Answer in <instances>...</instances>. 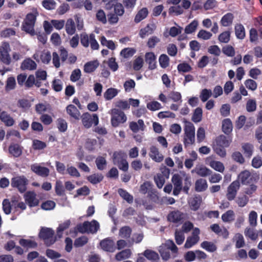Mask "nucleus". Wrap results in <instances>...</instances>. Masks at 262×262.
Here are the masks:
<instances>
[{
  "instance_id": "obj_39",
  "label": "nucleus",
  "mask_w": 262,
  "mask_h": 262,
  "mask_svg": "<svg viewBox=\"0 0 262 262\" xmlns=\"http://www.w3.org/2000/svg\"><path fill=\"white\" fill-rule=\"evenodd\" d=\"M154 28V25H148L144 28H143L140 30L139 35L140 36L143 38L145 37L146 36L149 35L151 34L153 32Z\"/></svg>"
},
{
  "instance_id": "obj_51",
  "label": "nucleus",
  "mask_w": 262,
  "mask_h": 262,
  "mask_svg": "<svg viewBox=\"0 0 262 262\" xmlns=\"http://www.w3.org/2000/svg\"><path fill=\"white\" fill-rule=\"evenodd\" d=\"M143 255L147 259L151 260H156L159 258L158 253L150 250H145Z\"/></svg>"
},
{
  "instance_id": "obj_29",
  "label": "nucleus",
  "mask_w": 262,
  "mask_h": 262,
  "mask_svg": "<svg viewBox=\"0 0 262 262\" xmlns=\"http://www.w3.org/2000/svg\"><path fill=\"white\" fill-rule=\"evenodd\" d=\"M233 19V14L228 13L222 17L220 23L223 27H229L232 24Z\"/></svg>"
},
{
  "instance_id": "obj_42",
  "label": "nucleus",
  "mask_w": 262,
  "mask_h": 262,
  "mask_svg": "<svg viewBox=\"0 0 262 262\" xmlns=\"http://www.w3.org/2000/svg\"><path fill=\"white\" fill-rule=\"evenodd\" d=\"M66 30L69 35H73L75 32V23L72 19H68L66 24Z\"/></svg>"
},
{
  "instance_id": "obj_21",
  "label": "nucleus",
  "mask_w": 262,
  "mask_h": 262,
  "mask_svg": "<svg viewBox=\"0 0 262 262\" xmlns=\"http://www.w3.org/2000/svg\"><path fill=\"white\" fill-rule=\"evenodd\" d=\"M145 60L148 64L149 69H155L156 68V56L153 52H147L145 55Z\"/></svg>"
},
{
  "instance_id": "obj_2",
  "label": "nucleus",
  "mask_w": 262,
  "mask_h": 262,
  "mask_svg": "<svg viewBox=\"0 0 262 262\" xmlns=\"http://www.w3.org/2000/svg\"><path fill=\"white\" fill-rule=\"evenodd\" d=\"M184 144L185 146L193 144L195 141V127L193 124L187 121H184Z\"/></svg>"
},
{
  "instance_id": "obj_24",
  "label": "nucleus",
  "mask_w": 262,
  "mask_h": 262,
  "mask_svg": "<svg viewBox=\"0 0 262 262\" xmlns=\"http://www.w3.org/2000/svg\"><path fill=\"white\" fill-rule=\"evenodd\" d=\"M129 126L130 129L134 133H137L140 130L143 131L145 127L144 121L142 119H139L137 122L134 121L130 122Z\"/></svg>"
},
{
  "instance_id": "obj_14",
  "label": "nucleus",
  "mask_w": 262,
  "mask_h": 262,
  "mask_svg": "<svg viewBox=\"0 0 262 262\" xmlns=\"http://www.w3.org/2000/svg\"><path fill=\"white\" fill-rule=\"evenodd\" d=\"M192 173H195L201 177H207L212 173V171L202 164L196 165L194 169L191 170Z\"/></svg>"
},
{
  "instance_id": "obj_61",
  "label": "nucleus",
  "mask_w": 262,
  "mask_h": 262,
  "mask_svg": "<svg viewBox=\"0 0 262 262\" xmlns=\"http://www.w3.org/2000/svg\"><path fill=\"white\" fill-rule=\"evenodd\" d=\"M91 41V34L90 35L83 33L81 35L80 41L81 44L85 47H89Z\"/></svg>"
},
{
  "instance_id": "obj_54",
  "label": "nucleus",
  "mask_w": 262,
  "mask_h": 262,
  "mask_svg": "<svg viewBox=\"0 0 262 262\" xmlns=\"http://www.w3.org/2000/svg\"><path fill=\"white\" fill-rule=\"evenodd\" d=\"M230 32L225 31L221 33L218 36V39L221 42L227 43L230 39Z\"/></svg>"
},
{
  "instance_id": "obj_36",
  "label": "nucleus",
  "mask_w": 262,
  "mask_h": 262,
  "mask_svg": "<svg viewBox=\"0 0 262 262\" xmlns=\"http://www.w3.org/2000/svg\"><path fill=\"white\" fill-rule=\"evenodd\" d=\"M232 140L228 139L224 136H220L216 140V145L223 147H228L231 143Z\"/></svg>"
},
{
  "instance_id": "obj_63",
  "label": "nucleus",
  "mask_w": 262,
  "mask_h": 262,
  "mask_svg": "<svg viewBox=\"0 0 262 262\" xmlns=\"http://www.w3.org/2000/svg\"><path fill=\"white\" fill-rule=\"evenodd\" d=\"M256 109V102L254 99H249L246 103V110L248 112H252Z\"/></svg>"
},
{
  "instance_id": "obj_64",
  "label": "nucleus",
  "mask_w": 262,
  "mask_h": 262,
  "mask_svg": "<svg viewBox=\"0 0 262 262\" xmlns=\"http://www.w3.org/2000/svg\"><path fill=\"white\" fill-rule=\"evenodd\" d=\"M244 83L246 87L250 90L254 91L257 89V84L253 79H248L245 81Z\"/></svg>"
},
{
  "instance_id": "obj_8",
  "label": "nucleus",
  "mask_w": 262,
  "mask_h": 262,
  "mask_svg": "<svg viewBox=\"0 0 262 262\" xmlns=\"http://www.w3.org/2000/svg\"><path fill=\"white\" fill-rule=\"evenodd\" d=\"M81 119L83 125L87 128L91 127L93 123L97 125L99 123L98 117L96 114L91 115L88 113H85L82 114Z\"/></svg>"
},
{
  "instance_id": "obj_34",
  "label": "nucleus",
  "mask_w": 262,
  "mask_h": 262,
  "mask_svg": "<svg viewBox=\"0 0 262 262\" xmlns=\"http://www.w3.org/2000/svg\"><path fill=\"white\" fill-rule=\"evenodd\" d=\"M119 92V91L117 89L109 88L104 92L103 94L104 98L106 100H110L116 96Z\"/></svg>"
},
{
  "instance_id": "obj_19",
  "label": "nucleus",
  "mask_w": 262,
  "mask_h": 262,
  "mask_svg": "<svg viewBox=\"0 0 262 262\" xmlns=\"http://www.w3.org/2000/svg\"><path fill=\"white\" fill-rule=\"evenodd\" d=\"M31 168L37 174L43 177H47L50 172V170L48 168L41 166L37 164L32 165Z\"/></svg>"
},
{
  "instance_id": "obj_31",
  "label": "nucleus",
  "mask_w": 262,
  "mask_h": 262,
  "mask_svg": "<svg viewBox=\"0 0 262 262\" xmlns=\"http://www.w3.org/2000/svg\"><path fill=\"white\" fill-rule=\"evenodd\" d=\"M234 29L236 37L239 39H243L245 37V30L243 25L237 24L235 25Z\"/></svg>"
},
{
  "instance_id": "obj_41",
  "label": "nucleus",
  "mask_w": 262,
  "mask_h": 262,
  "mask_svg": "<svg viewBox=\"0 0 262 262\" xmlns=\"http://www.w3.org/2000/svg\"><path fill=\"white\" fill-rule=\"evenodd\" d=\"M235 213L232 210H229L222 214V219L224 222H231L234 221Z\"/></svg>"
},
{
  "instance_id": "obj_11",
  "label": "nucleus",
  "mask_w": 262,
  "mask_h": 262,
  "mask_svg": "<svg viewBox=\"0 0 262 262\" xmlns=\"http://www.w3.org/2000/svg\"><path fill=\"white\" fill-rule=\"evenodd\" d=\"M205 162V163L211 168L220 172H223L225 169V167L223 163L214 160L211 156L206 158Z\"/></svg>"
},
{
  "instance_id": "obj_48",
  "label": "nucleus",
  "mask_w": 262,
  "mask_h": 262,
  "mask_svg": "<svg viewBox=\"0 0 262 262\" xmlns=\"http://www.w3.org/2000/svg\"><path fill=\"white\" fill-rule=\"evenodd\" d=\"M55 190L57 195L59 196H63L64 195L65 190L62 184V182L61 181H56L55 186Z\"/></svg>"
},
{
  "instance_id": "obj_37",
  "label": "nucleus",
  "mask_w": 262,
  "mask_h": 262,
  "mask_svg": "<svg viewBox=\"0 0 262 262\" xmlns=\"http://www.w3.org/2000/svg\"><path fill=\"white\" fill-rule=\"evenodd\" d=\"M148 13V11L146 8H143L140 10L135 17L134 21L136 23H138L146 17Z\"/></svg>"
},
{
  "instance_id": "obj_13",
  "label": "nucleus",
  "mask_w": 262,
  "mask_h": 262,
  "mask_svg": "<svg viewBox=\"0 0 262 262\" xmlns=\"http://www.w3.org/2000/svg\"><path fill=\"white\" fill-rule=\"evenodd\" d=\"M200 230L198 228L193 229L192 235L187 237L186 243L185 244V247L186 248H190L193 245L196 244L199 241V234Z\"/></svg>"
},
{
  "instance_id": "obj_46",
  "label": "nucleus",
  "mask_w": 262,
  "mask_h": 262,
  "mask_svg": "<svg viewBox=\"0 0 262 262\" xmlns=\"http://www.w3.org/2000/svg\"><path fill=\"white\" fill-rule=\"evenodd\" d=\"M31 106V103L29 100L26 99H20L17 101V106L24 111L28 110Z\"/></svg>"
},
{
  "instance_id": "obj_6",
  "label": "nucleus",
  "mask_w": 262,
  "mask_h": 262,
  "mask_svg": "<svg viewBox=\"0 0 262 262\" xmlns=\"http://www.w3.org/2000/svg\"><path fill=\"white\" fill-rule=\"evenodd\" d=\"M11 48L9 43L3 42L0 44V60L8 65L11 61L10 55Z\"/></svg>"
},
{
  "instance_id": "obj_47",
  "label": "nucleus",
  "mask_w": 262,
  "mask_h": 262,
  "mask_svg": "<svg viewBox=\"0 0 262 262\" xmlns=\"http://www.w3.org/2000/svg\"><path fill=\"white\" fill-rule=\"evenodd\" d=\"M199 25V22L196 20H193L190 24L187 25L185 28V32L186 34H191L194 32Z\"/></svg>"
},
{
  "instance_id": "obj_25",
  "label": "nucleus",
  "mask_w": 262,
  "mask_h": 262,
  "mask_svg": "<svg viewBox=\"0 0 262 262\" xmlns=\"http://www.w3.org/2000/svg\"><path fill=\"white\" fill-rule=\"evenodd\" d=\"M67 114L76 120H79L80 113L77 107L73 104H70L66 108Z\"/></svg>"
},
{
  "instance_id": "obj_56",
  "label": "nucleus",
  "mask_w": 262,
  "mask_h": 262,
  "mask_svg": "<svg viewBox=\"0 0 262 262\" xmlns=\"http://www.w3.org/2000/svg\"><path fill=\"white\" fill-rule=\"evenodd\" d=\"M212 36V33L208 31L205 30H200L197 35V36L199 38L203 40H208Z\"/></svg>"
},
{
  "instance_id": "obj_44",
  "label": "nucleus",
  "mask_w": 262,
  "mask_h": 262,
  "mask_svg": "<svg viewBox=\"0 0 262 262\" xmlns=\"http://www.w3.org/2000/svg\"><path fill=\"white\" fill-rule=\"evenodd\" d=\"M201 247L207 251L213 252L216 250L217 247L216 245L211 242L204 241L201 243Z\"/></svg>"
},
{
  "instance_id": "obj_23",
  "label": "nucleus",
  "mask_w": 262,
  "mask_h": 262,
  "mask_svg": "<svg viewBox=\"0 0 262 262\" xmlns=\"http://www.w3.org/2000/svg\"><path fill=\"white\" fill-rule=\"evenodd\" d=\"M208 188L206 180L203 178L197 179L194 183V189L196 192L205 191Z\"/></svg>"
},
{
  "instance_id": "obj_38",
  "label": "nucleus",
  "mask_w": 262,
  "mask_h": 262,
  "mask_svg": "<svg viewBox=\"0 0 262 262\" xmlns=\"http://www.w3.org/2000/svg\"><path fill=\"white\" fill-rule=\"evenodd\" d=\"M233 240L235 243V247L236 248L243 247L245 245L244 236L240 233L235 234Z\"/></svg>"
},
{
  "instance_id": "obj_40",
  "label": "nucleus",
  "mask_w": 262,
  "mask_h": 262,
  "mask_svg": "<svg viewBox=\"0 0 262 262\" xmlns=\"http://www.w3.org/2000/svg\"><path fill=\"white\" fill-rule=\"evenodd\" d=\"M19 197H13L11 199L12 206L24 210L26 209V205L23 202L19 201Z\"/></svg>"
},
{
  "instance_id": "obj_35",
  "label": "nucleus",
  "mask_w": 262,
  "mask_h": 262,
  "mask_svg": "<svg viewBox=\"0 0 262 262\" xmlns=\"http://www.w3.org/2000/svg\"><path fill=\"white\" fill-rule=\"evenodd\" d=\"M19 243L21 246L27 249L34 248L37 246V243L32 239H21Z\"/></svg>"
},
{
  "instance_id": "obj_28",
  "label": "nucleus",
  "mask_w": 262,
  "mask_h": 262,
  "mask_svg": "<svg viewBox=\"0 0 262 262\" xmlns=\"http://www.w3.org/2000/svg\"><path fill=\"white\" fill-rule=\"evenodd\" d=\"M202 202V198L200 195H195L189 200V204L190 208L193 210H198Z\"/></svg>"
},
{
  "instance_id": "obj_32",
  "label": "nucleus",
  "mask_w": 262,
  "mask_h": 262,
  "mask_svg": "<svg viewBox=\"0 0 262 262\" xmlns=\"http://www.w3.org/2000/svg\"><path fill=\"white\" fill-rule=\"evenodd\" d=\"M99 62L97 60L92 61L86 63L84 66V71L90 73L94 71L98 67Z\"/></svg>"
},
{
  "instance_id": "obj_9",
  "label": "nucleus",
  "mask_w": 262,
  "mask_h": 262,
  "mask_svg": "<svg viewBox=\"0 0 262 262\" xmlns=\"http://www.w3.org/2000/svg\"><path fill=\"white\" fill-rule=\"evenodd\" d=\"M258 177L256 175L252 174L247 170L241 171L237 177V181L241 182L244 185H247L254 181H256Z\"/></svg>"
},
{
  "instance_id": "obj_3",
  "label": "nucleus",
  "mask_w": 262,
  "mask_h": 262,
  "mask_svg": "<svg viewBox=\"0 0 262 262\" xmlns=\"http://www.w3.org/2000/svg\"><path fill=\"white\" fill-rule=\"evenodd\" d=\"M109 113L111 115V124L114 127H117L127 120L125 114L120 110L113 108L110 111Z\"/></svg>"
},
{
  "instance_id": "obj_49",
  "label": "nucleus",
  "mask_w": 262,
  "mask_h": 262,
  "mask_svg": "<svg viewBox=\"0 0 262 262\" xmlns=\"http://www.w3.org/2000/svg\"><path fill=\"white\" fill-rule=\"evenodd\" d=\"M136 52V50L134 48H126L121 51L120 55L124 58H127L133 56Z\"/></svg>"
},
{
  "instance_id": "obj_7",
  "label": "nucleus",
  "mask_w": 262,
  "mask_h": 262,
  "mask_svg": "<svg viewBox=\"0 0 262 262\" xmlns=\"http://www.w3.org/2000/svg\"><path fill=\"white\" fill-rule=\"evenodd\" d=\"M27 184L28 180L24 176H16L11 180V186L21 193L26 191Z\"/></svg>"
},
{
  "instance_id": "obj_60",
  "label": "nucleus",
  "mask_w": 262,
  "mask_h": 262,
  "mask_svg": "<svg viewBox=\"0 0 262 262\" xmlns=\"http://www.w3.org/2000/svg\"><path fill=\"white\" fill-rule=\"evenodd\" d=\"M16 85L15 79L14 77H9L6 81V85L5 86V89L7 91H9L13 90Z\"/></svg>"
},
{
  "instance_id": "obj_20",
  "label": "nucleus",
  "mask_w": 262,
  "mask_h": 262,
  "mask_svg": "<svg viewBox=\"0 0 262 262\" xmlns=\"http://www.w3.org/2000/svg\"><path fill=\"white\" fill-rule=\"evenodd\" d=\"M0 120L7 126H12L15 122L14 119L6 111H2L0 113Z\"/></svg>"
},
{
  "instance_id": "obj_16",
  "label": "nucleus",
  "mask_w": 262,
  "mask_h": 262,
  "mask_svg": "<svg viewBox=\"0 0 262 262\" xmlns=\"http://www.w3.org/2000/svg\"><path fill=\"white\" fill-rule=\"evenodd\" d=\"M171 181L174 186L173 194L178 195L183 189L182 179L179 174H175L172 176Z\"/></svg>"
},
{
  "instance_id": "obj_58",
  "label": "nucleus",
  "mask_w": 262,
  "mask_h": 262,
  "mask_svg": "<svg viewBox=\"0 0 262 262\" xmlns=\"http://www.w3.org/2000/svg\"><path fill=\"white\" fill-rule=\"evenodd\" d=\"M159 61L162 68H166L169 66V58L166 54H162L159 57Z\"/></svg>"
},
{
  "instance_id": "obj_10",
  "label": "nucleus",
  "mask_w": 262,
  "mask_h": 262,
  "mask_svg": "<svg viewBox=\"0 0 262 262\" xmlns=\"http://www.w3.org/2000/svg\"><path fill=\"white\" fill-rule=\"evenodd\" d=\"M33 58L37 61L40 60L45 64H49L51 59V55L50 51L47 50L37 51L33 55Z\"/></svg>"
},
{
  "instance_id": "obj_62",
  "label": "nucleus",
  "mask_w": 262,
  "mask_h": 262,
  "mask_svg": "<svg viewBox=\"0 0 262 262\" xmlns=\"http://www.w3.org/2000/svg\"><path fill=\"white\" fill-rule=\"evenodd\" d=\"M213 149L214 151L221 158H225L226 156V151L225 147L214 145Z\"/></svg>"
},
{
  "instance_id": "obj_50",
  "label": "nucleus",
  "mask_w": 262,
  "mask_h": 262,
  "mask_svg": "<svg viewBox=\"0 0 262 262\" xmlns=\"http://www.w3.org/2000/svg\"><path fill=\"white\" fill-rule=\"evenodd\" d=\"M212 91L210 89H203L200 95V98L202 101H206L212 95Z\"/></svg>"
},
{
  "instance_id": "obj_30",
  "label": "nucleus",
  "mask_w": 262,
  "mask_h": 262,
  "mask_svg": "<svg viewBox=\"0 0 262 262\" xmlns=\"http://www.w3.org/2000/svg\"><path fill=\"white\" fill-rule=\"evenodd\" d=\"M233 129L232 123L230 119H224L222 121V130L226 134H229Z\"/></svg>"
},
{
  "instance_id": "obj_43",
  "label": "nucleus",
  "mask_w": 262,
  "mask_h": 262,
  "mask_svg": "<svg viewBox=\"0 0 262 262\" xmlns=\"http://www.w3.org/2000/svg\"><path fill=\"white\" fill-rule=\"evenodd\" d=\"M203 111L201 107H197L195 109L192 117V120L195 123L200 122L202 119Z\"/></svg>"
},
{
  "instance_id": "obj_52",
  "label": "nucleus",
  "mask_w": 262,
  "mask_h": 262,
  "mask_svg": "<svg viewBox=\"0 0 262 262\" xmlns=\"http://www.w3.org/2000/svg\"><path fill=\"white\" fill-rule=\"evenodd\" d=\"M36 111L39 114H42L46 112H50V106L49 104L39 103L35 106Z\"/></svg>"
},
{
  "instance_id": "obj_59",
  "label": "nucleus",
  "mask_w": 262,
  "mask_h": 262,
  "mask_svg": "<svg viewBox=\"0 0 262 262\" xmlns=\"http://www.w3.org/2000/svg\"><path fill=\"white\" fill-rule=\"evenodd\" d=\"M97 19L102 23L103 24H105L107 23V18L105 12L102 10H99L96 14Z\"/></svg>"
},
{
  "instance_id": "obj_55",
  "label": "nucleus",
  "mask_w": 262,
  "mask_h": 262,
  "mask_svg": "<svg viewBox=\"0 0 262 262\" xmlns=\"http://www.w3.org/2000/svg\"><path fill=\"white\" fill-rule=\"evenodd\" d=\"M96 164L97 167L99 170H103L106 166V161L105 158L103 157L99 156L96 160Z\"/></svg>"
},
{
  "instance_id": "obj_26",
  "label": "nucleus",
  "mask_w": 262,
  "mask_h": 262,
  "mask_svg": "<svg viewBox=\"0 0 262 262\" xmlns=\"http://www.w3.org/2000/svg\"><path fill=\"white\" fill-rule=\"evenodd\" d=\"M20 68L23 70H34L37 68V64L31 58L25 59L21 63Z\"/></svg>"
},
{
  "instance_id": "obj_17",
  "label": "nucleus",
  "mask_w": 262,
  "mask_h": 262,
  "mask_svg": "<svg viewBox=\"0 0 262 262\" xmlns=\"http://www.w3.org/2000/svg\"><path fill=\"white\" fill-rule=\"evenodd\" d=\"M100 246L102 249L107 252H113L116 249L115 242L110 238H106L101 241Z\"/></svg>"
},
{
  "instance_id": "obj_5",
  "label": "nucleus",
  "mask_w": 262,
  "mask_h": 262,
  "mask_svg": "<svg viewBox=\"0 0 262 262\" xmlns=\"http://www.w3.org/2000/svg\"><path fill=\"white\" fill-rule=\"evenodd\" d=\"M54 234V232L52 229L42 227L40 231L39 236L44 241L47 246H50L56 241Z\"/></svg>"
},
{
  "instance_id": "obj_53",
  "label": "nucleus",
  "mask_w": 262,
  "mask_h": 262,
  "mask_svg": "<svg viewBox=\"0 0 262 262\" xmlns=\"http://www.w3.org/2000/svg\"><path fill=\"white\" fill-rule=\"evenodd\" d=\"M146 107L149 110L151 111H156L162 108L161 104L156 101L148 102L146 104Z\"/></svg>"
},
{
  "instance_id": "obj_27",
  "label": "nucleus",
  "mask_w": 262,
  "mask_h": 262,
  "mask_svg": "<svg viewBox=\"0 0 262 262\" xmlns=\"http://www.w3.org/2000/svg\"><path fill=\"white\" fill-rule=\"evenodd\" d=\"M112 159L113 163L116 165L123 160H126V155L124 151H117L114 152Z\"/></svg>"
},
{
  "instance_id": "obj_18",
  "label": "nucleus",
  "mask_w": 262,
  "mask_h": 262,
  "mask_svg": "<svg viewBox=\"0 0 262 262\" xmlns=\"http://www.w3.org/2000/svg\"><path fill=\"white\" fill-rule=\"evenodd\" d=\"M149 156L153 161L158 163L162 162L164 159L163 155L159 151V149L155 146H151L150 147Z\"/></svg>"
},
{
  "instance_id": "obj_12",
  "label": "nucleus",
  "mask_w": 262,
  "mask_h": 262,
  "mask_svg": "<svg viewBox=\"0 0 262 262\" xmlns=\"http://www.w3.org/2000/svg\"><path fill=\"white\" fill-rule=\"evenodd\" d=\"M239 186V182L234 181L228 187L226 197L229 201H232L235 199Z\"/></svg>"
},
{
  "instance_id": "obj_22",
  "label": "nucleus",
  "mask_w": 262,
  "mask_h": 262,
  "mask_svg": "<svg viewBox=\"0 0 262 262\" xmlns=\"http://www.w3.org/2000/svg\"><path fill=\"white\" fill-rule=\"evenodd\" d=\"M184 217V214L179 210H174L170 212L168 216L167 220L171 222L178 223Z\"/></svg>"
},
{
  "instance_id": "obj_1",
  "label": "nucleus",
  "mask_w": 262,
  "mask_h": 262,
  "mask_svg": "<svg viewBox=\"0 0 262 262\" xmlns=\"http://www.w3.org/2000/svg\"><path fill=\"white\" fill-rule=\"evenodd\" d=\"M37 15L38 13L36 10L28 13L22 24V30L26 33L30 34L31 36L35 35L34 27Z\"/></svg>"
},
{
  "instance_id": "obj_33",
  "label": "nucleus",
  "mask_w": 262,
  "mask_h": 262,
  "mask_svg": "<svg viewBox=\"0 0 262 262\" xmlns=\"http://www.w3.org/2000/svg\"><path fill=\"white\" fill-rule=\"evenodd\" d=\"M9 151L13 156L18 157L21 155L22 148L18 144H12L9 146Z\"/></svg>"
},
{
  "instance_id": "obj_45",
  "label": "nucleus",
  "mask_w": 262,
  "mask_h": 262,
  "mask_svg": "<svg viewBox=\"0 0 262 262\" xmlns=\"http://www.w3.org/2000/svg\"><path fill=\"white\" fill-rule=\"evenodd\" d=\"M131 254L132 252L130 250L125 249L117 253L115 257L117 260L120 261L122 259L128 258V257H130Z\"/></svg>"
},
{
  "instance_id": "obj_15",
  "label": "nucleus",
  "mask_w": 262,
  "mask_h": 262,
  "mask_svg": "<svg viewBox=\"0 0 262 262\" xmlns=\"http://www.w3.org/2000/svg\"><path fill=\"white\" fill-rule=\"evenodd\" d=\"M24 199L30 207L36 206L39 204V200L36 198V194L33 191L27 192L24 194Z\"/></svg>"
},
{
  "instance_id": "obj_57",
  "label": "nucleus",
  "mask_w": 262,
  "mask_h": 262,
  "mask_svg": "<svg viewBox=\"0 0 262 262\" xmlns=\"http://www.w3.org/2000/svg\"><path fill=\"white\" fill-rule=\"evenodd\" d=\"M71 224L70 220H67L62 224H61L57 228V233L58 236L60 238L62 236V231L69 228Z\"/></svg>"
},
{
  "instance_id": "obj_4",
  "label": "nucleus",
  "mask_w": 262,
  "mask_h": 262,
  "mask_svg": "<svg viewBox=\"0 0 262 262\" xmlns=\"http://www.w3.org/2000/svg\"><path fill=\"white\" fill-rule=\"evenodd\" d=\"M99 228V224L95 220L91 222H85L77 226V230L81 233H96Z\"/></svg>"
}]
</instances>
